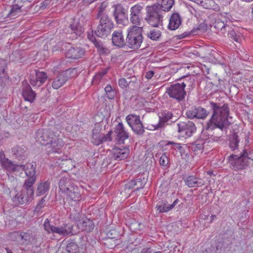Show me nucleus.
I'll list each match as a JSON object with an SVG mask.
<instances>
[{
    "label": "nucleus",
    "instance_id": "c9c22d12",
    "mask_svg": "<svg viewBox=\"0 0 253 253\" xmlns=\"http://www.w3.org/2000/svg\"><path fill=\"white\" fill-rule=\"evenodd\" d=\"M25 146H15L12 149V153L17 158L21 157L24 155L25 152Z\"/></svg>",
    "mask_w": 253,
    "mask_h": 253
},
{
    "label": "nucleus",
    "instance_id": "20e7f679",
    "mask_svg": "<svg viewBox=\"0 0 253 253\" xmlns=\"http://www.w3.org/2000/svg\"><path fill=\"white\" fill-rule=\"evenodd\" d=\"M43 226L47 234L56 233L62 236L75 234L73 226H69L66 223H64L59 227L54 226L51 224L48 218L45 219Z\"/></svg>",
    "mask_w": 253,
    "mask_h": 253
},
{
    "label": "nucleus",
    "instance_id": "412c9836",
    "mask_svg": "<svg viewBox=\"0 0 253 253\" xmlns=\"http://www.w3.org/2000/svg\"><path fill=\"white\" fill-rule=\"evenodd\" d=\"M64 144V143L62 139L58 138V135H56V138L53 139L52 142L49 143L50 145L48 147L49 150L47 151L49 153H59Z\"/></svg>",
    "mask_w": 253,
    "mask_h": 253
},
{
    "label": "nucleus",
    "instance_id": "ea45409f",
    "mask_svg": "<svg viewBox=\"0 0 253 253\" xmlns=\"http://www.w3.org/2000/svg\"><path fill=\"white\" fill-rule=\"evenodd\" d=\"M105 116L103 115V113H97L94 116L93 118L95 122V125H102V127L103 125V121L105 119Z\"/></svg>",
    "mask_w": 253,
    "mask_h": 253
},
{
    "label": "nucleus",
    "instance_id": "2f4dec72",
    "mask_svg": "<svg viewBox=\"0 0 253 253\" xmlns=\"http://www.w3.org/2000/svg\"><path fill=\"white\" fill-rule=\"evenodd\" d=\"M94 228V224L92 220L86 218L82 222L81 228L82 231L86 232H91Z\"/></svg>",
    "mask_w": 253,
    "mask_h": 253
},
{
    "label": "nucleus",
    "instance_id": "49530a36",
    "mask_svg": "<svg viewBox=\"0 0 253 253\" xmlns=\"http://www.w3.org/2000/svg\"><path fill=\"white\" fill-rule=\"evenodd\" d=\"M160 165L162 166H166L169 163V158L167 156V154L164 153L162 154L159 160Z\"/></svg>",
    "mask_w": 253,
    "mask_h": 253
},
{
    "label": "nucleus",
    "instance_id": "de8ad7c7",
    "mask_svg": "<svg viewBox=\"0 0 253 253\" xmlns=\"http://www.w3.org/2000/svg\"><path fill=\"white\" fill-rule=\"evenodd\" d=\"M21 231H14L10 233V238L13 241L20 240Z\"/></svg>",
    "mask_w": 253,
    "mask_h": 253
},
{
    "label": "nucleus",
    "instance_id": "39448f33",
    "mask_svg": "<svg viewBox=\"0 0 253 253\" xmlns=\"http://www.w3.org/2000/svg\"><path fill=\"white\" fill-rule=\"evenodd\" d=\"M158 4H153L146 7V20L149 25L158 27L162 25L163 16Z\"/></svg>",
    "mask_w": 253,
    "mask_h": 253
},
{
    "label": "nucleus",
    "instance_id": "ddd939ff",
    "mask_svg": "<svg viewBox=\"0 0 253 253\" xmlns=\"http://www.w3.org/2000/svg\"><path fill=\"white\" fill-rule=\"evenodd\" d=\"M177 126L179 136L185 138L192 136L196 130L195 124L189 121L187 122H180L177 124Z\"/></svg>",
    "mask_w": 253,
    "mask_h": 253
},
{
    "label": "nucleus",
    "instance_id": "2eb2a0df",
    "mask_svg": "<svg viewBox=\"0 0 253 253\" xmlns=\"http://www.w3.org/2000/svg\"><path fill=\"white\" fill-rule=\"evenodd\" d=\"M229 163L231 168L235 170L244 169L247 165V163L245 162V154L243 153L241 156L239 157L236 155L229 156Z\"/></svg>",
    "mask_w": 253,
    "mask_h": 253
},
{
    "label": "nucleus",
    "instance_id": "6e6552de",
    "mask_svg": "<svg viewBox=\"0 0 253 253\" xmlns=\"http://www.w3.org/2000/svg\"><path fill=\"white\" fill-rule=\"evenodd\" d=\"M113 27V23L111 19L108 16L103 15L95 33L98 37L105 38L110 34Z\"/></svg>",
    "mask_w": 253,
    "mask_h": 253
},
{
    "label": "nucleus",
    "instance_id": "e2e57ef3",
    "mask_svg": "<svg viewBox=\"0 0 253 253\" xmlns=\"http://www.w3.org/2000/svg\"><path fill=\"white\" fill-rule=\"evenodd\" d=\"M216 217L215 215H211V221L212 222V220H214V219Z\"/></svg>",
    "mask_w": 253,
    "mask_h": 253
},
{
    "label": "nucleus",
    "instance_id": "393cba45",
    "mask_svg": "<svg viewBox=\"0 0 253 253\" xmlns=\"http://www.w3.org/2000/svg\"><path fill=\"white\" fill-rule=\"evenodd\" d=\"M88 38L91 42H93L100 54H107L109 53V49L105 47L103 43L98 42L95 38L94 37L93 35L90 36V35L88 34Z\"/></svg>",
    "mask_w": 253,
    "mask_h": 253
},
{
    "label": "nucleus",
    "instance_id": "09e8293b",
    "mask_svg": "<svg viewBox=\"0 0 253 253\" xmlns=\"http://www.w3.org/2000/svg\"><path fill=\"white\" fill-rule=\"evenodd\" d=\"M172 207H173V206L172 205H170V206H168V207L163 206H159V205H157L156 206L157 211L160 212H167V211H169V210L172 209Z\"/></svg>",
    "mask_w": 253,
    "mask_h": 253
},
{
    "label": "nucleus",
    "instance_id": "473e14b6",
    "mask_svg": "<svg viewBox=\"0 0 253 253\" xmlns=\"http://www.w3.org/2000/svg\"><path fill=\"white\" fill-rule=\"evenodd\" d=\"M60 165L61 166V168L65 171L72 169L75 167V165L71 159L62 160Z\"/></svg>",
    "mask_w": 253,
    "mask_h": 253
},
{
    "label": "nucleus",
    "instance_id": "a18cd8bd",
    "mask_svg": "<svg viewBox=\"0 0 253 253\" xmlns=\"http://www.w3.org/2000/svg\"><path fill=\"white\" fill-rule=\"evenodd\" d=\"M78 246L74 243H70L67 246V251L69 253H75L78 250Z\"/></svg>",
    "mask_w": 253,
    "mask_h": 253
},
{
    "label": "nucleus",
    "instance_id": "7c9ffc66",
    "mask_svg": "<svg viewBox=\"0 0 253 253\" xmlns=\"http://www.w3.org/2000/svg\"><path fill=\"white\" fill-rule=\"evenodd\" d=\"M174 0H159L158 5L162 10L169 11L171 10Z\"/></svg>",
    "mask_w": 253,
    "mask_h": 253
},
{
    "label": "nucleus",
    "instance_id": "a878e982",
    "mask_svg": "<svg viewBox=\"0 0 253 253\" xmlns=\"http://www.w3.org/2000/svg\"><path fill=\"white\" fill-rule=\"evenodd\" d=\"M185 182L186 185L192 188L195 186H201L204 185V181L202 179L198 178L194 176H189L187 177L185 180Z\"/></svg>",
    "mask_w": 253,
    "mask_h": 253
},
{
    "label": "nucleus",
    "instance_id": "864d4df0",
    "mask_svg": "<svg viewBox=\"0 0 253 253\" xmlns=\"http://www.w3.org/2000/svg\"><path fill=\"white\" fill-rule=\"evenodd\" d=\"M71 29L72 31V33H74L76 35V38H77V36L78 35L79 30L78 28V26L74 24H72L70 25Z\"/></svg>",
    "mask_w": 253,
    "mask_h": 253
},
{
    "label": "nucleus",
    "instance_id": "9b49d317",
    "mask_svg": "<svg viewBox=\"0 0 253 253\" xmlns=\"http://www.w3.org/2000/svg\"><path fill=\"white\" fill-rule=\"evenodd\" d=\"M102 129V125H95L92 130L91 135V142L93 144L99 145L103 142V141H111V131H109L106 135H103L101 131Z\"/></svg>",
    "mask_w": 253,
    "mask_h": 253
},
{
    "label": "nucleus",
    "instance_id": "6e6d98bb",
    "mask_svg": "<svg viewBox=\"0 0 253 253\" xmlns=\"http://www.w3.org/2000/svg\"><path fill=\"white\" fill-rule=\"evenodd\" d=\"M113 234H117L118 235V233H117L116 230H111L108 233V235L109 236L110 238H111V239L115 238V236H112Z\"/></svg>",
    "mask_w": 253,
    "mask_h": 253
},
{
    "label": "nucleus",
    "instance_id": "0e129e2a",
    "mask_svg": "<svg viewBox=\"0 0 253 253\" xmlns=\"http://www.w3.org/2000/svg\"><path fill=\"white\" fill-rule=\"evenodd\" d=\"M136 183H137V182L135 181V180H133L131 182V185H133V186L136 185Z\"/></svg>",
    "mask_w": 253,
    "mask_h": 253
},
{
    "label": "nucleus",
    "instance_id": "423d86ee",
    "mask_svg": "<svg viewBox=\"0 0 253 253\" xmlns=\"http://www.w3.org/2000/svg\"><path fill=\"white\" fill-rule=\"evenodd\" d=\"M34 192V187H28L23 184L22 189L12 199L14 205L18 206L28 203L32 198Z\"/></svg>",
    "mask_w": 253,
    "mask_h": 253
},
{
    "label": "nucleus",
    "instance_id": "c03bdc74",
    "mask_svg": "<svg viewBox=\"0 0 253 253\" xmlns=\"http://www.w3.org/2000/svg\"><path fill=\"white\" fill-rule=\"evenodd\" d=\"M105 91L108 95V98L109 99H113L115 96V91L113 90L112 86L110 85H108L105 87Z\"/></svg>",
    "mask_w": 253,
    "mask_h": 253
},
{
    "label": "nucleus",
    "instance_id": "0eeeda50",
    "mask_svg": "<svg viewBox=\"0 0 253 253\" xmlns=\"http://www.w3.org/2000/svg\"><path fill=\"white\" fill-rule=\"evenodd\" d=\"M78 75L77 68L68 69L54 79L52 86L53 88L57 89L63 85L69 78H75Z\"/></svg>",
    "mask_w": 253,
    "mask_h": 253
},
{
    "label": "nucleus",
    "instance_id": "9d476101",
    "mask_svg": "<svg viewBox=\"0 0 253 253\" xmlns=\"http://www.w3.org/2000/svg\"><path fill=\"white\" fill-rule=\"evenodd\" d=\"M19 168L24 170L27 178L25 180L24 184L28 187H34L37 178L36 163H28L25 165H20Z\"/></svg>",
    "mask_w": 253,
    "mask_h": 253
},
{
    "label": "nucleus",
    "instance_id": "8fccbe9b",
    "mask_svg": "<svg viewBox=\"0 0 253 253\" xmlns=\"http://www.w3.org/2000/svg\"><path fill=\"white\" fill-rule=\"evenodd\" d=\"M45 203V200L44 199V198H42L37 204L36 210L38 211H40L42 208H43L44 206Z\"/></svg>",
    "mask_w": 253,
    "mask_h": 253
},
{
    "label": "nucleus",
    "instance_id": "dca6fc26",
    "mask_svg": "<svg viewBox=\"0 0 253 253\" xmlns=\"http://www.w3.org/2000/svg\"><path fill=\"white\" fill-rule=\"evenodd\" d=\"M116 139L118 144H124L125 140L129 138V133L126 130L124 125L120 122L115 127Z\"/></svg>",
    "mask_w": 253,
    "mask_h": 253
},
{
    "label": "nucleus",
    "instance_id": "bf43d9fd",
    "mask_svg": "<svg viewBox=\"0 0 253 253\" xmlns=\"http://www.w3.org/2000/svg\"><path fill=\"white\" fill-rule=\"evenodd\" d=\"M201 0H190V1H194L196 3H197L198 4H200V5L201 4Z\"/></svg>",
    "mask_w": 253,
    "mask_h": 253
},
{
    "label": "nucleus",
    "instance_id": "a19ab883",
    "mask_svg": "<svg viewBox=\"0 0 253 253\" xmlns=\"http://www.w3.org/2000/svg\"><path fill=\"white\" fill-rule=\"evenodd\" d=\"M142 19V16L130 15L129 20L132 24V26H140L141 21Z\"/></svg>",
    "mask_w": 253,
    "mask_h": 253
},
{
    "label": "nucleus",
    "instance_id": "f257e3e1",
    "mask_svg": "<svg viewBox=\"0 0 253 253\" xmlns=\"http://www.w3.org/2000/svg\"><path fill=\"white\" fill-rule=\"evenodd\" d=\"M211 106L213 110V115L202 134V138L208 142L218 141L223 135L224 128L229 125V108L228 105L224 104L220 107L216 103H211Z\"/></svg>",
    "mask_w": 253,
    "mask_h": 253
},
{
    "label": "nucleus",
    "instance_id": "aec40b11",
    "mask_svg": "<svg viewBox=\"0 0 253 253\" xmlns=\"http://www.w3.org/2000/svg\"><path fill=\"white\" fill-rule=\"evenodd\" d=\"M207 115V111L202 107L193 108L186 112V115L189 118L204 119Z\"/></svg>",
    "mask_w": 253,
    "mask_h": 253
},
{
    "label": "nucleus",
    "instance_id": "052dcab7",
    "mask_svg": "<svg viewBox=\"0 0 253 253\" xmlns=\"http://www.w3.org/2000/svg\"><path fill=\"white\" fill-rule=\"evenodd\" d=\"M161 126V125L160 124H157L156 126H153V129H157V128Z\"/></svg>",
    "mask_w": 253,
    "mask_h": 253
},
{
    "label": "nucleus",
    "instance_id": "bb28decb",
    "mask_svg": "<svg viewBox=\"0 0 253 253\" xmlns=\"http://www.w3.org/2000/svg\"><path fill=\"white\" fill-rule=\"evenodd\" d=\"M180 23L181 21L178 14L173 13L169 19L168 28L170 30H175L179 28Z\"/></svg>",
    "mask_w": 253,
    "mask_h": 253
},
{
    "label": "nucleus",
    "instance_id": "f3484780",
    "mask_svg": "<svg viewBox=\"0 0 253 253\" xmlns=\"http://www.w3.org/2000/svg\"><path fill=\"white\" fill-rule=\"evenodd\" d=\"M0 162L2 168L10 172L17 171L20 167V165H15L8 159L6 158L3 151L0 152Z\"/></svg>",
    "mask_w": 253,
    "mask_h": 253
},
{
    "label": "nucleus",
    "instance_id": "680f3d73",
    "mask_svg": "<svg viewBox=\"0 0 253 253\" xmlns=\"http://www.w3.org/2000/svg\"><path fill=\"white\" fill-rule=\"evenodd\" d=\"M5 249L6 250V253H13L12 251L9 249V248L7 247Z\"/></svg>",
    "mask_w": 253,
    "mask_h": 253
},
{
    "label": "nucleus",
    "instance_id": "c85d7f7f",
    "mask_svg": "<svg viewBox=\"0 0 253 253\" xmlns=\"http://www.w3.org/2000/svg\"><path fill=\"white\" fill-rule=\"evenodd\" d=\"M200 5L205 8L212 9L216 11L220 10V6L213 0H201Z\"/></svg>",
    "mask_w": 253,
    "mask_h": 253
},
{
    "label": "nucleus",
    "instance_id": "f8f14e48",
    "mask_svg": "<svg viewBox=\"0 0 253 253\" xmlns=\"http://www.w3.org/2000/svg\"><path fill=\"white\" fill-rule=\"evenodd\" d=\"M35 138L41 144L47 145L56 138V134L50 129H40L36 132Z\"/></svg>",
    "mask_w": 253,
    "mask_h": 253
},
{
    "label": "nucleus",
    "instance_id": "58836bf2",
    "mask_svg": "<svg viewBox=\"0 0 253 253\" xmlns=\"http://www.w3.org/2000/svg\"><path fill=\"white\" fill-rule=\"evenodd\" d=\"M147 36L151 40H157L161 36V33L158 30H153L149 32Z\"/></svg>",
    "mask_w": 253,
    "mask_h": 253
},
{
    "label": "nucleus",
    "instance_id": "72a5a7b5",
    "mask_svg": "<svg viewBox=\"0 0 253 253\" xmlns=\"http://www.w3.org/2000/svg\"><path fill=\"white\" fill-rule=\"evenodd\" d=\"M229 38L236 42L241 43L243 40V36L240 33H236L234 30L229 31Z\"/></svg>",
    "mask_w": 253,
    "mask_h": 253
},
{
    "label": "nucleus",
    "instance_id": "cd10ccee",
    "mask_svg": "<svg viewBox=\"0 0 253 253\" xmlns=\"http://www.w3.org/2000/svg\"><path fill=\"white\" fill-rule=\"evenodd\" d=\"M50 183L48 181H41L38 185L36 194L40 196L46 194L49 190Z\"/></svg>",
    "mask_w": 253,
    "mask_h": 253
},
{
    "label": "nucleus",
    "instance_id": "69168bd1",
    "mask_svg": "<svg viewBox=\"0 0 253 253\" xmlns=\"http://www.w3.org/2000/svg\"><path fill=\"white\" fill-rule=\"evenodd\" d=\"M245 138H246V144H247V143H249V137H248V136H246Z\"/></svg>",
    "mask_w": 253,
    "mask_h": 253
},
{
    "label": "nucleus",
    "instance_id": "b1692460",
    "mask_svg": "<svg viewBox=\"0 0 253 253\" xmlns=\"http://www.w3.org/2000/svg\"><path fill=\"white\" fill-rule=\"evenodd\" d=\"M35 239V236L32 231H21L20 240L23 245L28 246L31 244Z\"/></svg>",
    "mask_w": 253,
    "mask_h": 253
},
{
    "label": "nucleus",
    "instance_id": "f03ea898",
    "mask_svg": "<svg viewBox=\"0 0 253 253\" xmlns=\"http://www.w3.org/2000/svg\"><path fill=\"white\" fill-rule=\"evenodd\" d=\"M59 189L61 194L66 195L75 202L79 201V191L77 185H74L68 177H62L59 181Z\"/></svg>",
    "mask_w": 253,
    "mask_h": 253
},
{
    "label": "nucleus",
    "instance_id": "c756f323",
    "mask_svg": "<svg viewBox=\"0 0 253 253\" xmlns=\"http://www.w3.org/2000/svg\"><path fill=\"white\" fill-rule=\"evenodd\" d=\"M22 6L17 4H13L11 6V9L7 14V17L10 19H14L18 16L22 12Z\"/></svg>",
    "mask_w": 253,
    "mask_h": 253
},
{
    "label": "nucleus",
    "instance_id": "a211bd4d",
    "mask_svg": "<svg viewBox=\"0 0 253 253\" xmlns=\"http://www.w3.org/2000/svg\"><path fill=\"white\" fill-rule=\"evenodd\" d=\"M22 95L25 100L31 103L33 102L36 98L35 92L26 81L22 83Z\"/></svg>",
    "mask_w": 253,
    "mask_h": 253
},
{
    "label": "nucleus",
    "instance_id": "e433bc0d",
    "mask_svg": "<svg viewBox=\"0 0 253 253\" xmlns=\"http://www.w3.org/2000/svg\"><path fill=\"white\" fill-rule=\"evenodd\" d=\"M79 51L78 48L71 47L66 53V57L68 58L78 59Z\"/></svg>",
    "mask_w": 253,
    "mask_h": 253
},
{
    "label": "nucleus",
    "instance_id": "3c124183",
    "mask_svg": "<svg viewBox=\"0 0 253 253\" xmlns=\"http://www.w3.org/2000/svg\"><path fill=\"white\" fill-rule=\"evenodd\" d=\"M119 84L120 87L122 88H125L128 85L126 80L125 78H122L119 81Z\"/></svg>",
    "mask_w": 253,
    "mask_h": 253
},
{
    "label": "nucleus",
    "instance_id": "1a4fd4ad",
    "mask_svg": "<svg viewBox=\"0 0 253 253\" xmlns=\"http://www.w3.org/2000/svg\"><path fill=\"white\" fill-rule=\"evenodd\" d=\"M186 85V83L185 82L173 84L167 89V92L171 98H174L179 101L183 100L185 97V87Z\"/></svg>",
    "mask_w": 253,
    "mask_h": 253
},
{
    "label": "nucleus",
    "instance_id": "f704fd0d",
    "mask_svg": "<svg viewBox=\"0 0 253 253\" xmlns=\"http://www.w3.org/2000/svg\"><path fill=\"white\" fill-rule=\"evenodd\" d=\"M143 6L139 4H135L130 9V15L142 16Z\"/></svg>",
    "mask_w": 253,
    "mask_h": 253
},
{
    "label": "nucleus",
    "instance_id": "37998d69",
    "mask_svg": "<svg viewBox=\"0 0 253 253\" xmlns=\"http://www.w3.org/2000/svg\"><path fill=\"white\" fill-rule=\"evenodd\" d=\"M172 116L173 114H172L171 112H169V111H164L162 113V116L160 117V120H161L163 122H166L169 121V120L171 119Z\"/></svg>",
    "mask_w": 253,
    "mask_h": 253
},
{
    "label": "nucleus",
    "instance_id": "13d9d810",
    "mask_svg": "<svg viewBox=\"0 0 253 253\" xmlns=\"http://www.w3.org/2000/svg\"><path fill=\"white\" fill-rule=\"evenodd\" d=\"M79 213H78L76 215V214L75 215V216L73 215V213H71L70 214V216L72 218H73V219H74L75 220H76V221H78L77 219V218H79Z\"/></svg>",
    "mask_w": 253,
    "mask_h": 253
},
{
    "label": "nucleus",
    "instance_id": "79ce46f5",
    "mask_svg": "<svg viewBox=\"0 0 253 253\" xmlns=\"http://www.w3.org/2000/svg\"><path fill=\"white\" fill-rule=\"evenodd\" d=\"M239 144V140L238 139V136L234 134L231 136L230 138V147L233 149L238 147Z\"/></svg>",
    "mask_w": 253,
    "mask_h": 253
},
{
    "label": "nucleus",
    "instance_id": "5fc2aeb1",
    "mask_svg": "<svg viewBox=\"0 0 253 253\" xmlns=\"http://www.w3.org/2000/svg\"><path fill=\"white\" fill-rule=\"evenodd\" d=\"M243 154H245V159H246V157L248 159H251L253 160V150H251L249 153H247V151L245 150L243 151Z\"/></svg>",
    "mask_w": 253,
    "mask_h": 253
},
{
    "label": "nucleus",
    "instance_id": "4d7b16f0",
    "mask_svg": "<svg viewBox=\"0 0 253 253\" xmlns=\"http://www.w3.org/2000/svg\"><path fill=\"white\" fill-rule=\"evenodd\" d=\"M154 73L153 71H149L148 72H146V74L145 76V77L149 80V79H151L152 77L153 76Z\"/></svg>",
    "mask_w": 253,
    "mask_h": 253
},
{
    "label": "nucleus",
    "instance_id": "5701e85b",
    "mask_svg": "<svg viewBox=\"0 0 253 253\" xmlns=\"http://www.w3.org/2000/svg\"><path fill=\"white\" fill-rule=\"evenodd\" d=\"M112 42L115 45L123 47L125 45L126 42L121 31H115L112 35Z\"/></svg>",
    "mask_w": 253,
    "mask_h": 253
},
{
    "label": "nucleus",
    "instance_id": "4be33fe9",
    "mask_svg": "<svg viewBox=\"0 0 253 253\" xmlns=\"http://www.w3.org/2000/svg\"><path fill=\"white\" fill-rule=\"evenodd\" d=\"M129 154V150L128 148L124 147L114 148L113 149V156L114 158L116 160H122L126 159Z\"/></svg>",
    "mask_w": 253,
    "mask_h": 253
},
{
    "label": "nucleus",
    "instance_id": "338daca9",
    "mask_svg": "<svg viewBox=\"0 0 253 253\" xmlns=\"http://www.w3.org/2000/svg\"><path fill=\"white\" fill-rule=\"evenodd\" d=\"M242 1H245V2H251L253 1V0H242Z\"/></svg>",
    "mask_w": 253,
    "mask_h": 253
},
{
    "label": "nucleus",
    "instance_id": "774afa93",
    "mask_svg": "<svg viewBox=\"0 0 253 253\" xmlns=\"http://www.w3.org/2000/svg\"><path fill=\"white\" fill-rule=\"evenodd\" d=\"M168 144H174V145L176 144V143H174V142H169Z\"/></svg>",
    "mask_w": 253,
    "mask_h": 253
},
{
    "label": "nucleus",
    "instance_id": "4c0bfd02",
    "mask_svg": "<svg viewBox=\"0 0 253 253\" xmlns=\"http://www.w3.org/2000/svg\"><path fill=\"white\" fill-rule=\"evenodd\" d=\"M114 16L117 23L119 24L123 23L124 20L126 19L125 13L123 12V11L121 12H118L117 10L115 11Z\"/></svg>",
    "mask_w": 253,
    "mask_h": 253
},
{
    "label": "nucleus",
    "instance_id": "603ef678",
    "mask_svg": "<svg viewBox=\"0 0 253 253\" xmlns=\"http://www.w3.org/2000/svg\"><path fill=\"white\" fill-rule=\"evenodd\" d=\"M51 0H44L41 3V8L42 9L46 8L50 4Z\"/></svg>",
    "mask_w": 253,
    "mask_h": 253
},
{
    "label": "nucleus",
    "instance_id": "7ed1b4c3",
    "mask_svg": "<svg viewBox=\"0 0 253 253\" xmlns=\"http://www.w3.org/2000/svg\"><path fill=\"white\" fill-rule=\"evenodd\" d=\"M142 27L131 26L127 30L126 42L131 48H138L142 42Z\"/></svg>",
    "mask_w": 253,
    "mask_h": 253
},
{
    "label": "nucleus",
    "instance_id": "4468645a",
    "mask_svg": "<svg viewBox=\"0 0 253 253\" xmlns=\"http://www.w3.org/2000/svg\"><path fill=\"white\" fill-rule=\"evenodd\" d=\"M126 121L134 133L138 135H142L144 132V127L140 121L139 116L127 115L126 117Z\"/></svg>",
    "mask_w": 253,
    "mask_h": 253
},
{
    "label": "nucleus",
    "instance_id": "6ab92c4d",
    "mask_svg": "<svg viewBox=\"0 0 253 253\" xmlns=\"http://www.w3.org/2000/svg\"><path fill=\"white\" fill-rule=\"evenodd\" d=\"M47 74L44 72L36 71L35 77L30 79V84L33 86L40 87L46 81Z\"/></svg>",
    "mask_w": 253,
    "mask_h": 253
}]
</instances>
